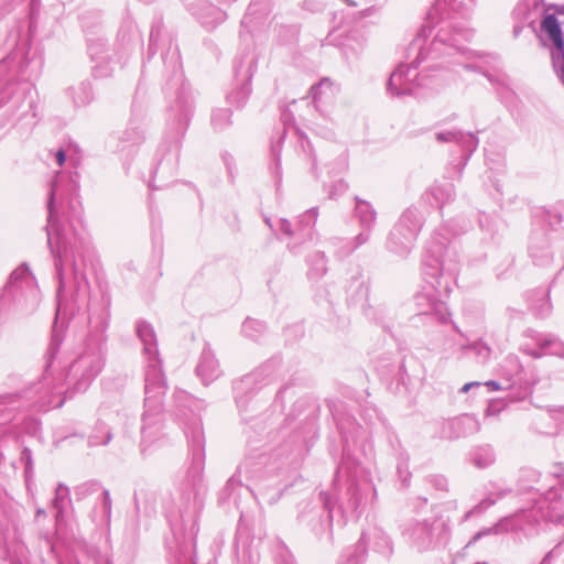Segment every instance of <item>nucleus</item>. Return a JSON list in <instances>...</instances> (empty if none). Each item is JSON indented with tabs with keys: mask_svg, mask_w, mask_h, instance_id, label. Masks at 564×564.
Wrapping results in <instances>:
<instances>
[{
	"mask_svg": "<svg viewBox=\"0 0 564 564\" xmlns=\"http://www.w3.org/2000/svg\"><path fill=\"white\" fill-rule=\"evenodd\" d=\"M476 0H436L427 13V21L421 28L417 36L411 43V50L417 51L416 58L410 64H401L390 75L387 90L391 96L412 95L422 86L421 73L417 66L423 61H441L443 64L455 63L471 68L467 62L475 53L467 47L474 33L470 29L449 19L451 12L464 13L469 11Z\"/></svg>",
	"mask_w": 564,
	"mask_h": 564,
	"instance_id": "1",
	"label": "nucleus"
},
{
	"mask_svg": "<svg viewBox=\"0 0 564 564\" xmlns=\"http://www.w3.org/2000/svg\"><path fill=\"white\" fill-rule=\"evenodd\" d=\"M64 178L62 173L56 174L51 183L47 203V243L54 257L58 279L57 316L61 315L64 301L68 295L77 297L79 292L88 288L82 260L83 252L88 248V241L72 221L65 225L59 218L61 213L65 216V198H69V207L74 212L76 209L72 199L78 195L79 176L77 173L69 175L67 185H64Z\"/></svg>",
	"mask_w": 564,
	"mask_h": 564,
	"instance_id": "2",
	"label": "nucleus"
},
{
	"mask_svg": "<svg viewBox=\"0 0 564 564\" xmlns=\"http://www.w3.org/2000/svg\"><path fill=\"white\" fill-rule=\"evenodd\" d=\"M106 329L105 321L95 326L87 337L84 350L70 364L64 378H55L53 373L54 361L63 341L59 334L53 333L44 355L43 376L26 390L25 395L40 399L47 408H61L64 404V393L86 391L105 367Z\"/></svg>",
	"mask_w": 564,
	"mask_h": 564,
	"instance_id": "3",
	"label": "nucleus"
},
{
	"mask_svg": "<svg viewBox=\"0 0 564 564\" xmlns=\"http://www.w3.org/2000/svg\"><path fill=\"white\" fill-rule=\"evenodd\" d=\"M422 272L426 285L415 296L419 314L435 316L445 324L449 319L446 300L458 272L455 251L445 242L433 239L425 249Z\"/></svg>",
	"mask_w": 564,
	"mask_h": 564,
	"instance_id": "4",
	"label": "nucleus"
},
{
	"mask_svg": "<svg viewBox=\"0 0 564 564\" xmlns=\"http://www.w3.org/2000/svg\"><path fill=\"white\" fill-rule=\"evenodd\" d=\"M135 332L143 344V354L147 358L144 411L142 414L141 452L158 441L163 427V398L167 386L159 358L156 335L151 324L139 321Z\"/></svg>",
	"mask_w": 564,
	"mask_h": 564,
	"instance_id": "5",
	"label": "nucleus"
},
{
	"mask_svg": "<svg viewBox=\"0 0 564 564\" xmlns=\"http://www.w3.org/2000/svg\"><path fill=\"white\" fill-rule=\"evenodd\" d=\"M160 50L162 51L161 57L166 75L171 77L175 85H180L172 110L177 117L178 129L184 131L193 110V96L189 87L183 82L181 55L176 43L164 32L160 24H156L152 26L150 32L149 55L152 56Z\"/></svg>",
	"mask_w": 564,
	"mask_h": 564,
	"instance_id": "6",
	"label": "nucleus"
},
{
	"mask_svg": "<svg viewBox=\"0 0 564 564\" xmlns=\"http://www.w3.org/2000/svg\"><path fill=\"white\" fill-rule=\"evenodd\" d=\"M400 535L420 553L443 549L451 539L449 519L444 516L410 519L400 525Z\"/></svg>",
	"mask_w": 564,
	"mask_h": 564,
	"instance_id": "7",
	"label": "nucleus"
},
{
	"mask_svg": "<svg viewBox=\"0 0 564 564\" xmlns=\"http://www.w3.org/2000/svg\"><path fill=\"white\" fill-rule=\"evenodd\" d=\"M175 402L183 416H187V411L193 414L185 424V434L192 452V466L188 470V476L191 478L193 490L196 491V486L200 481L205 460V437L202 422L199 417H197V413L203 409V402L185 391H180L175 394Z\"/></svg>",
	"mask_w": 564,
	"mask_h": 564,
	"instance_id": "8",
	"label": "nucleus"
},
{
	"mask_svg": "<svg viewBox=\"0 0 564 564\" xmlns=\"http://www.w3.org/2000/svg\"><path fill=\"white\" fill-rule=\"evenodd\" d=\"M423 223V214L417 207L406 208L390 231L388 249L400 257H406L415 245Z\"/></svg>",
	"mask_w": 564,
	"mask_h": 564,
	"instance_id": "9",
	"label": "nucleus"
},
{
	"mask_svg": "<svg viewBox=\"0 0 564 564\" xmlns=\"http://www.w3.org/2000/svg\"><path fill=\"white\" fill-rule=\"evenodd\" d=\"M275 380V368L273 362H265L252 372L243 376L234 386V393L237 406L240 411L247 409L252 397L263 387Z\"/></svg>",
	"mask_w": 564,
	"mask_h": 564,
	"instance_id": "10",
	"label": "nucleus"
},
{
	"mask_svg": "<svg viewBox=\"0 0 564 564\" xmlns=\"http://www.w3.org/2000/svg\"><path fill=\"white\" fill-rule=\"evenodd\" d=\"M22 290H25L28 311L33 312L40 302V290L35 276L26 263H22L10 274L6 286L0 291V299H3L7 293L11 294Z\"/></svg>",
	"mask_w": 564,
	"mask_h": 564,
	"instance_id": "11",
	"label": "nucleus"
},
{
	"mask_svg": "<svg viewBox=\"0 0 564 564\" xmlns=\"http://www.w3.org/2000/svg\"><path fill=\"white\" fill-rule=\"evenodd\" d=\"M37 14V0H31L30 2V12L28 20L20 21L15 29H13L9 34V41H12L15 45L12 53H10L6 58L1 61V68L8 63V61H13L19 57H25L30 45L32 36L35 32V18Z\"/></svg>",
	"mask_w": 564,
	"mask_h": 564,
	"instance_id": "12",
	"label": "nucleus"
},
{
	"mask_svg": "<svg viewBox=\"0 0 564 564\" xmlns=\"http://www.w3.org/2000/svg\"><path fill=\"white\" fill-rule=\"evenodd\" d=\"M186 10L208 31L216 29L227 19L223 9L214 6L209 0H183Z\"/></svg>",
	"mask_w": 564,
	"mask_h": 564,
	"instance_id": "13",
	"label": "nucleus"
},
{
	"mask_svg": "<svg viewBox=\"0 0 564 564\" xmlns=\"http://www.w3.org/2000/svg\"><path fill=\"white\" fill-rule=\"evenodd\" d=\"M31 85L28 83H9L0 89V108L8 106L9 111L14 113L23 108L24 104L29 109L33 108V99L29 98Z\"/></svg>",
	"mask_w": 564,
	"mask_h": 564,
	"instance_id": "14",
	"label": "nucleus"
},
{
	"mask_svg": "<svg viewBox=\"0 0 564 564\" xmlns=\"http://www.w3.org/2000/svg\"><path fill=\"white\" fill-rule=\"evenodd\" d=\"M361 541L384 560H390L394 553L393 540L381 523H373L364 531Z\"/></svg>",
	"mask_w": 564,
	"mask_h": 564,
	"instance_id": "15",
	"label": "nucleus"
},
{
	"mask_svg": "<svg viewBox=\"0 0 564 564\" xmlns=\"http://www.w3.org/2000/svg\"><path fill=\"white\" fill-rule=\"evenodd\" d=\"M75 495L77 499H86L97 495L99 507H96L94 512L99 513L102 522L109 523L112 502L108 489L102 488L98 481H87L76 487Z\"/></svg>",
	"mask_w": 564,
	"mask_h": 564,
	"instance_id": "16",
	"label": "nucleus"
},
{
	"mask_svg": "<svg viewBox=\"0 0 564 564\" xmlns=\"http://www.w3.org/2000/svg\"><path fill=\"white\" fill-rule=\"evenodd\" d=\"M541 30L549 41L553 43L551 59L553 68L564 61V40L561 25L554 14H546L542 19Z\"/></svg>",
	"mask_w": 564,
	"mask_h": 564,
	"instance_id": "17",
	"label": "nucleus"
},
{
	"mask_svg": "<svg viewBox=\"0 0 564 564\" xmlns=\"http://www.w3.org/2000/svg\"><path fill=\"white\" fill-rule=\"evenodd\" d=\"M108 51V45L105 40L97 39L89 41L88 54L91 62L95 64L93 66V75L95 77L102 78L112 73L115 63L110 59Z\"/></svg>",
	"mask_w": 564,
	"mask_h": 564,
	"instance_id": "18",
	"label": "nucleus"
},
{
	"mask_svg": "<svg viewBox=\"0 0 564 564\" xmlns=\"http://www.w3.org/2000/svg\"><path fill=\"white\" fill-rule=\"evenodd\" d=\"M529 254L536 265H549L553 260L550 239L545 231H533L530 237Z\"/></svg>",
	"mask_w": 564,
	"mask_h": 564,
	"instance_id": "19",
	"label": "nucleus"
},
{
	"mask_svg": "<svg viewBox=\"0 0 564 564\" xmlns=\"http://www.w3.org/2000/svg\"><path fill=\"white\" fill-rule=\"evenodd\" d=\"M435 140L440 143H456L465 152L466 160L470 158L479 143L478 138L474 133L460 130L436 132Z\"/></svg>",
	"mask_w": 564,
	"mask_h": 564,
	"instance_id": "20",
	"label": "nucleus"
},
{
	"mask_svg": "<svg viewBox=\"0 0 564 564\" xmlns=\"http://www.w3.org/2000/svg\"><path fill=\"white\" fill-rule=\"evenodd\" d=\"M221 373L219 362L215 357L214 351L206 345L199 357L196 367V375L200 378L205 386H208L216 380Z\"/></svg>",
	"mask_w": 564,
	"mask_h": 564,
	"instance_id": "21",
	"label": "nucleus"
},
{
	"mask_svg": "<svg viewBox=\"0 0 564 564\" xmlns=\"http://www.w3.org/2000/svg\"><path fill=\"white\" fill-rule=\"evenodd\" d=\"M268 13V4L262 3V0H252L241 20V28L248 33H253L264 24Z\"/></svg>",
	"mask_w": 564,
	"mask_h": 564,
	"instance_id": "22",
	"label": "nucleus"
},
{
	"mask_svg": "<svg viewBox=\"0 0 564 564\" xmlns=\"http://www.w3.org/2000/svg\"><path fill=\"white\" fill-rule=\"evenodd\" d=\"M500 373L507 380V388L522 386L524 380L523 367L516 355H508L500 364Z\"/></svg>",
	"mask_w": 564,
	"mask_h": 564,
	"instance_id": "23",
	"label": "nucleus"
},
{
	"mask_svg": "<svg viewBox=\"0 0 564 564\" xmlns=\"http://www.w3.org/2000/svg\"><path fill=\"white\" fill-rule=\"evenodd\" d=\"M355 216L358 219L359 226L361 229H372L377 220V213L375 208L370 203L360 199L359 197H355Z\"/></svg>",
	"mask_w": 564,
	"mask_h": 564,
	"instance_id": "24",
	"label": "nucleus"
},
{
	"mask_svg": "<svg viewBox=\"0 0 564 564\" xmlns=\"http://www.w3.org/2000/svg\"><path fill=\"white\" fill-rule=\"evenodd\" d=\"M348 297L355 303H364L369 296V281L362 274L354 276L348 286Z\"/></svg>",
	"mask_w": 564,
	"mask_h": 564,
	"instance_id": "25",
	"label": "nucleus"
},
{
	"mask_svg": "<svg viewBox=\"0 0 564 564\" xmlns=\"http://www.w3.org/2000/svg\"><path fill=\"white\" fill-rule=\"evenodd\" d=\"M67 95L72 98L75 107H84L94 99L93 87L89 82H80L67 89Z\"/></svg>",
	"mask_w": 564,
	"mask_h": 564,
	"instance_id": "26",
	"label": "nucleus"
},
{
	"mask_svg": "<svg viewBox=\"0 0 564 564\" xmlns=\"http://www.w3.org/2000/svg\"><path fill=\"white\" fill-rule=\"evenodd\" d=\"M427 195L433 198L432 204H435L442 208L445 204L454 199L455 188L454 185L449 182L435 183L433 186H431Z\"/></svg>",
	"mask_w": 564,
	"mask_h": 564,
	"instance_id": "27",
	"label": "nucleus"
},
{
	"mask_svg": "<svg viewBox=\"0 0 564 564\" xmlns=\"http://www.w3.org/2000/svg\"><path fill=\"white\" fill-rule=\"evenodd\" d=\"M34 384V382L30 383L28 387H25L20 393H4L0 394V420L3 419L7 414V411L10 410L20 398L26 399L33 403H36L40 405V408H47V404H44L40 399L34 398L30 399L25 395V392L29 388H31Z\"/></svg>",
	"mask_w": 564,
	"mask_h": 564,
	"instance_id": "28",
	"label": "nucleus"
},
{
	"mask_svg": "<svg viewBox=\"0 0 564 564\" xmlns=\"http://www.w3.org/2000/svg\"><path fill=\"white\" fill-rule=\"evenodd\" d=\"M536 346L545 351V355H553L564 359V341L552 334L539 335L534 338Z\"/></svg>",
	"mask_w": 564,
	"mask_h": 564,
	"instance_id": "29",
	"label": "nucleus"
},
{
	"mask_svg": "<svg viewBox=\"0 0 564 564\" xmlns=\"http://www.w3.org/2000/svg\"><path fill=\"white\" fill-rule=\"evenodd\" d=\"M535 299L530 301V308L539 317H546L551 314L552 304L549 299V293L544 290H536L533 292Z\"/></svg>",
	"mask_w": 564,
	"mask_h": 564,
	"instance_id": "30",
	"label": "nucleus"
},
{
	"mask_svg": "<svg viewBox=\"0 0 564 564\" xmlns=\"http://www.w3.org/2000/svg\"><path fill=\"white\" fill-rule=\"evenodd\" d=\"M318 216L317 208H311L305 212L297 221V234L301 238L312 239L313 232L312 228L316 223Z\"/></svg>",
	"mask_w": 564,
	"mask_h": 564,
	"instance_id": "31",
	"label": "nucleus"
},
{
	"mask_svg": "<svg viewBox=\"0 0 564 564\" xmlns=\"http://www.w3.org/2000/svg\"><path fill=\"white\" fill-rule=\"evenodd\" d=\"M66 500H69V489L64 484L59 482L55 489V497L52 501V507L56 510L55 520L57 523L64 519Z\"/></svg>",
	"mask_w": 564,
	"mask_h": 564,
	"instance_id": "32",
	"label": "nucleus"
},
{
	"mask_svg": "<svg viewBox=\"0 0 564 564\" xmlns=\"http://www.w3.org/2000/svg\"><path fill=\"white\" fill-rule=\"evenodd\" d=\"M454 427H460L462 436L474 434L479 431L480 425L474 415L465 414L459 417L453 419Z\"/></svg>",
	"mask_w": 564,
	"mask_h": 564,
	"instance_id": "33",
	"label": "nucleus"
},
{
	"mask_svg": "<svg viewBox=\"0 0 564 564\" xmlns=\"http://www.w3.org/2000/svg\"><path fill=\"white\" fill-rule=\"evenodd\" d=\"M494 462L495 453L490 446L479 447L473 453V463L478 468H486L494 464Z\"/></svg>",
	"mask_w": 564,
	"mask_h": 564,
	"instance_id": "34",
	"label": "nucleus"
},
{
	"mask_svg": "<svg viewBox=\"0 0 564 564\" xmlns=\"http://www.w3.org/2000/svg\"><path fill=\"white\" fill-rule=\"evenodd\" d=\"M231 110L228 108L215 109L212 113V124L216 131H221L231 123Z\"/></svg>",
	"mask_w": 564,
	"mask_h": 564,
	"instance_id": "35",
	"label": "nucleus"
},
{
	"mask_svg": "<svg viewBox=\"0 0 564 564\" xmlns=\"http://www.w3.org/2000/svg\"><path fill=\"white\" fill-rule=\"evenodd\" d=\"M264 324L260 321L247 318L243 324L241 332L246 337L257 339L264 332Z\"/></svg>",
	"mask_w": 564,
	"mask_h": 564,
	"instance_id": "36",
	"label": "nucleus"
},
{
	"mask_svg": "<svg viewBox=\"0 0 564 564\" xmlns=\"http://www.w3.org/2000/svg\"><path fill=\"white\" fill-rule=\"evenodd\" d=\"M242 488V482L237 474L232 475L220 492L221 500L234 499L236 501V492Z\"/></svg>",
	"mask_w": 564,
	"mask_h": 564,
	"instance_id": "37",
	"label": "nucleus"
},
{
	"mask_svg": "<svg viewBox=\"0 0 564 564\" xmlns=\"http://www.w3.org/2000/svg\"><path fill=\"white\" fill-rule=\"evenodd\" d=\"M338 429L340 431V434H341V437H343V442H344V447H343V452H344V458L348 457L349 456V451H350V442L351 443H356L357 441V434L359 433V431L361 430V427L358 425L356 427H354V431H355V434L350 433L344 425V421L339 422L338 423Z\"/></svg>",
	"mask_w": 564,
	"mask_h": 564,
	"instance_id": "38",
	"label": "nucleus"
},
{
	"mask_svg": "<svg viewBox=\"0 0 564 564\" xmlns=\"http://www.w3.org/2000/svg\"><path fill=\"white\" fill-rule=\"evenodd\" d=\"M250 93H251L250 83L245 82L238 90L232 91L228 96V100H229V102L235 104L237 107H242L245 105L246 100L248 99Z\"/></svg>",
	"mask_w": 564,
	"mask_h": 564,
	"instance_id": "39",
	"label": "nucleus"
},
{
	"mask_svg": "<svg viewBox=\"0 0 564 564\" xmlns=\"http://www.w3.org/2000/svg\"><path fill=\"white\" fill-rule=\"evenodd\" d=\"M327 271L326 260L323 253L315 254V261L310 263L308 274L312 279H317L324 275Z\"/></svg>",
	"mask_w": 564,
	"mask_h": 564,
	"instance_id": "40",
	"label": "nucleus"
},
{
	"mask_svg": "<svg viewBox=\"0 0 564 564\" xmlns=\"http://www.w3.org/2000/svg\"><path fill=\"white\" fill-rule=\"evenodd\" d=\"M364 48V43L358 40L348 39L347 43L343 45V54L347 59H352L358 57L359 53Z\"/></svg>",
	"mask_w": 564,
	"mask_h": 564,
	"instance_id": "41",
	"label": "nucleus"
},
{
	"mask_svg": "<svg viewBox=\"0 0 564 564\" xmlns=\"http://www.w3.org/2000/svg\"><path fill=\"white\" fill-rule=\"evenodd\" d=\"M265 223L271 229L280 230L288 237L299 236L297 230H293L291 223L285 218L279 219L275 225L269 218H265Z\"/></svg>",
	"mask_w": 564,
	"mask_h": 564,
	"instance_id": "42",
	"label": "nucleus"
},
{
	"mask_svg": "<svg viewBox=\"0 0 564 564\" xmlns=\"http://www.w3.org/2000/svg\"><path fill=\"white\" fill-rule=\"evenodd\" d=\"M372 229H361V231L354 238L349 246L345 250V254L352 253L356 249L367 243L370 239Z\"/></svg>",
	"mask_w": 564,
	"mask_h": 564,
	"instance_id": "43",
	"label": "nucleus"
},
{
	"mask_svg": "<svg viewBox=\"0 0 564 564\" xmlns=\"http://www.w3.org/2000/svg\"><path fill=\"white\" fill-rule=\"evenodd\" d=\"M469 348L476 354L480 362L485 364L489 360L491 349L482 340L475 341L469 346Z\"/></svg>",
	"mask_w": 564,
	"mask_h": 564,
	"instance_id": "44",
	"label": "nucleus"
},
{
	"mask_svg": "<svg viewBox=\"0 0 564 564\" xmlns=\"http://www.w3.org/2000/svg\"><path fill=\"white\" fill-rule=\"evenodd\" d=\"M333 83L328 78H323L319 83L313 85L310 89V94L314 101L322 99L323 94L326 90H330Z\"/></svg>",
	"mask_w": 564,
	"mask_h": 564,
	"instance_id": "45",
	"label": "nucleus"
},
{
	"mask_svg": "<svg viewBox=\"0 0 564 564\" xmlns=\"http://www.w3.org/2000/svg\"><path fill=\"white\" fill-rule=\"evenodd\" d=\"M192 546H193L192 544L180 546V549L175 555V564H196V563L192 562V560H191Z\"/></svg>",
	"mask_w": 564,
	"mask_h": 564,
	"instance_id": "46",
	"label": "nucleus"
},
{
	"mask_svg": "<svg viewBox=\"0 0 564 564\" xmlns=\"http://www.w3.org/2000/svg\"><path fill=\"white\" fill-rule=\"evenodd\" d=\"M452 424H453V419L444 422L443 427H442V432H441L442 437H444V438H457V437L462 436V434H460V430L462 429L460 427H454V426H452Z\"/></svg>",
	"mask_w": 564,
	"mask_h": 564,
	"instance_id": "47",
	"label": "nucleus"
},
{
	"mask_svg": "<svg viewBox=\"0 0 564 564\" xmlns=\"http://www.w3.org/2000/svg\"><path fill=\"white\" fill-rule=\"evenodd\" d=\"M506 406V403L501 400H492L488 403L485 415L487 417L489 416H497Z\"/></svg>",
	"mask_w": 564,
	"mask_h": 564,
	"instance_id": "48",
	"label": "nucleus"
},
{
	"mask_svg": "<svg viewBox=\"0 0 564 564\" xmlns=\"http://www.w3.org/2000/svg\"><path fill=\"white\" fill-rule=\"evenodd\" d=\"M347 187L348 186H347L346 182H344L343 180L336 181L332 185V189L328 193V197L330 199H335L337 196L344 194L347 191Z\"/></svg>",
	"mask_w": 564,
	"mask_h": 564,
	"instance_id": "49",
	"label": "nucleus"
},
{
	"mask_svg": "<svg viewBox=\"0 0 564 564\" xmlns=\"http://www.w3.org/2000/svg\"><path fill=\"white\" fill-rule=\"evenodd\" d=\"M112 438L110 431H105V438H100L97 433L89 436L88 443L90 446L107 445Z\"/></svg>",
	"mask_w": 564,
	"mask_h": 564,
	"instance_id": "50",
	"label": "nucleus"
},
{
	"mask_svg": "<svg viewBox=\"0 0 564 564\" xmlns=\"http://www.w3.org/2000/svg\"><path fill=\"white\" fill-rule=\"evenodd\" d=\"M557 490L554 487H551L547 492L543 495V499L535 502V508L542 510L546 502L553 501L557 497Z\"/></svg>",
	"mask_w": 564,
	"mask_h": 564,
	"instance_id": "51",
	"label": "nucleus"
},
{
	"mask_svg": "<svg viewBox=\"0 0 564 564\" xmlns=\"http://www.w3.org/2000/svg\"><path fill=\"white\" fill-rule=\"evenodd\" d=\"M398 474L400 476V478L402 479V482L404 485H406L408 480H409V477H410V473L408 470V464H406V460L404 462H399L398 464Z\"/></svg>",
	"mask_w": 564,
	"mask_h": 564,
	"instance_id": "52",
	"label": "nucleus"
},
{
	"mask_svg": "<svg viewBox=\"0 0 564 564\" xmlns=\"http://www.w3.org/2000/svg\"><path fill=\"white\" fill-rule=\"evenodd\" d=\"M321 498L323 500L324 508L328 512V519H329V521H332L333 520V502H332V498L326 492H321Z\"/></svg>",
	"mask_w": 564,
	"mask_h": 564,
	"instance_id": "53",
	"label": "nucleus"
},
{
	"mask_svg": "<svg viewBox=\"0 0 564 564\" xmlns=\"http://www.w3.org/2000/svg\"><path fill=\"white\" fill-rule=\"evenodd\" d=\"M241 560L246 564H257L259 562V554L257 552L243 551Z\"/></svg>",
	"mask_w": 564,
	"mask_h": 564,
	"instance_id": "54",
	"label": "nucleus"
},
{
	"mask_svg": "<svg viewBox=\"0 0 564 564\" xmlns=\"http://www.w3.org/2000/svg\"><path fill=\"white\" fill-rule=\"evenodd\" d=\"M545 214H546V220L551 225H556L562 221V216L556 210H546Z\"/></svg>",
	"mask_w": 564,
	"mask_h": 564,
	"instance_id": "55",
	"label": "nucleus"
},
{
	"mask_svg": "<svg viewBox=\"0 0 564 564\" xmlns=\"http://www.w3.org/2000/svg\"><path fill=\"white\" fill-rule=\"evenodd\" d=\"M126 135H130V131L127 130L124 132ZM144 139V133L142 130H133V137H128L127 140H131L133 143H138V142H141L142 140Z\"/></svg>",
	"mask_w": 564,
	"mask_h": 564,
	"instance_id": "56",
	"label": "nucleus"
},
{
	"mask_svg": "<svg viewBox=\"0 0 564 564\" xmlns=\"http://www.w3.org/2000/svg\"><path fill=\"white\" fill-rule=\"evenodd\" d=\"M351 503H352V508L355 510H357L359 508V506L361 505V498L358 494L357 487H351Z\"/></svg>",
	"mask_w": 564,
	"mask_h": 564,
	"instance_id": "57",
	"label": "nucleus"
},
{
	"mask_svg": "<svg viewBox=\"0 0 564 564\" xmlns=\"http://www.w3.org/2000/svg\"><path fill=\"white\" fill-rule=\"evenodd\" d=\"M497 533V530L495 528H489V529H485V530H481L479 532H477L473 538L471 540L469 541L468 544H471L476 541H478L481 536L484 535H488V534H491V533Z\"/></svg>",
	"mask_w": 564,
	"mask_h": 564,
	"instance_id": "58",
	"label": "nucleus"
},
{
	"mask_svg": "<svg viewBox=\"0 0 564 564\" xmlns=\"http://www.w3.org/2000/svg\"><path fill=\"white\" fill-rule=\"evenodd\" d=\"M525 352L533 358H541L543 355H545V351L539 347L536 349H528Z\"/></svg>",
	"mask_w": 564,
	"mask_h": 564,
	"instance_id": "59",
	"label": "nucleus"
},
{
	"mask_svg": "<svg viewBox=\"0 0 564 564\" xmlns=\"http://www.w3.org/2000/svg\"><path fill=\"white\" fill-rule=\"evenodd\" d=\"M486 387H488L491 390H500V389H508L507 386L502 387L500 382L495 380H489L485 383Z\"/></svg>",
	"mask_w": 564,
	"mask_h": 564,
	"instance_id": "60",
	"label": "nucleus"
},
{
	"mask_svg": "<svg viewBox=\"0 0 564 564\" xmlns=\"http://www.w3.org/2000/svg\"><path fill=\"white\" fill-rule=\"evenodd\" d=\"M55 156H56V161H57L58 165L62 166L65 163V160H66L65 152L62 149H59L56 152Z\"/></svg>",
	"mask_w": 564,
	"mask_h": 564,
	"instance_id": "61",
	"label": "nucleus"
},
{
	"mask_svg": "<svg viewBox=\"0 0 564 564\" xmlns=\"http://www.w3.org/2000/svg\"><path fill=\"white\" fill-rule=\"evenodd\" d=\"M481 383L478 382V381H473V382H468V383H465L462 389H460V392H468L471 388L474 387H480Z\"/></svg>",
	"mask_w": 564,
	"mask_h": 564,
	"instance_id": "62",
	"label": "nucleus"
},
{
	"mask_svg": "<svg viewBox=\"0 0 564 564\" xmlns=\"http://www.w3.org/2000/svg\"><path fill=\"white\" fill-rule=\"evenodd\" d=\"M435 480H436L435 486H436L438 489L446 490L447 481H446V479H445V478H443V477H437Z\"/></svg>",
	"mask_w": 564,
	"mask_h": 564,
	"instance_id": "63",
	"label": "nucleus"
},
{
	"mask_svg": "<svg viewBox=\"0 0 564 564\" xmlns=\"http://www.w3.org/2000/svg\"><path fill=\"white\" fill-rule=\"evenodd\" d=\"M554 553H555V550H552L549 553H546L545 556L543 557L541 564H551Z\"/></svg>",
	"mask_w": 564,
	"mask_h": 564,
	"instance_id": "64",
	"label": "nucleus"
}]
</instances>
